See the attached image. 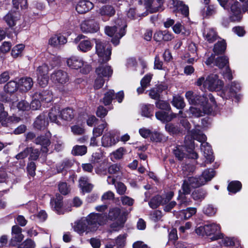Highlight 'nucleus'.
Masks as SVG:
<instances>
[{"label":"nucleus","instance_id":"09e8293b","mask_svg":"<svg viewBox=\"0 0 248 248\" xmlns=\"http://www.w3.org/2000/svg\"><path fill=\"white\" fill-rule=\"evenodd\" d=\"M202 35L207 42L212 43L217 38V35L216 32H202Z\"/></svg>","mask_w":248,"mask_h":248},{"label":"nucleus","instance_id":"1a4fd4ad","mask_svg":"<svg viewBox=\"0 0 248 248\" xmlns=\"http://www.w3.org/2000/svg\"><path fill=\"white\" fill-rule=\"evenodd\" d=\"M69 35L71 36V40L74 43H79L78 49L80 51L86 52L91 49L92 43L86 36L81 34H77L76 32H71Z\"/></svg>","mask_w":248,"mask_h":248},{"label":"nucleus","instance_id":"bf43d9fd","mask_svg":"<svg viewBox=\"0 0 248 248\" xmlns=\"http://www.w3.org/2000/svg\"><path fill=\"white\" fill-rule=\"evenodd\" d=\"M155 104L156 107L159 109L165 110H170V104L166 101L159 100L156 102Z\"/></svg>","mask_w":248,"mask_h":248},{"label":"nucleus","instance_id":"5701e85b","mask_svg":"<svg viewBox=\"0 0 248 248\" xmlns=\"http://www.w3.org/2000/svg\"><path fill=\"white\" fill-rule=\"evenodd\" d=\"M46 114L45 113L39 115L33 123L34 127L38 130L45 129L48 124V121L46 119Z\"/></svg>","mask_w":248,"mask_h":248},{"label":"nucleus","instance_id":"6e6d98bb","mask_svg":"<svg viewBox=\"0 0 248 248\" xmlns=\"http://www.w3.org/2000/svg\"><path fill=\"white\" fill-rule=\"evenodd\" d=\"M49 70V68L46 64H43L39 66L37 70V76H48V72Z\"/></svg>","mask_w":248,"mask_h":248},{"label":"nucleus","instance_id":"a878e982","mask_svg":"<svg viewBox=\"0 0 248 248\" xmlns=\"http://www.w3.org/2000/svg\"><path fill=\"white\" fill-rule=\"evenodd\" d=\"M20 14L17 12H10L4 17V20L9 27H13L19 19Z\"/></svg>","mask_w":248,"mask_h":248},{"label":"nucleus","instance_id":"cd10ccee","mask_svg":"<svg viewBox=\"0 0 248 248\" xmlns=\"http://www.w3.org/2000/svg\"><path fill=\"white\" fill-rule=\"evenodd\" d=\"M67 40L65 36L61 33L52 36L49 40V44L53 46H58L59 45H64Z\"/></svg>","mask_w":248,"mask_h":248},{"label":"nucleus","instance_id":"603ef678","mask_svg":"<svg viewBox=\"0 0 248 248\" xmlns=\"http://www.w3.org/2000/svg\"><path fill=\"white\" fill-rule=\"evenodd\" d=\"M166 130L171 134H176L180 132V129L177 124L168 123L165 125Z\"/></svg>","mask_w":248,"mask_h":248},{"label":"nucleus","instance_id":"dca6fc26","mask_svg":"<svg viewBox=\"0 0 248 248\" xmlns=\"http://www.w3.org/2000/svg\"><path fill=\"white\" fill-rule=\"evenodd\" d=\"M22 229L17 225L13 226L12 229V237L10 240L9 245L15 246L20 243L24 238V236L21 233Z\"/></svg>","mask_w":248,"mask_h":248},{"label":"nucleus","instance_id":"9b49d317","mask_svg":"<svg viewBox=\"0 0 248 248\" xmlns=\"http://www.w3.org/2000/svg\"><path fill=\"white\" fill-rule=\"evenodd\" d=\"M120 140L117 132L109 131L106 133L101 139L102 145L104 147H110L115 145Z\"/></svg>","mask_w":248,"mask_h":248},{"label":"nucleus","instance_id":"8fccbe9b","mask_svg":"<svg viewBox=\"0 0 248 248\" xmlns=\"http://www.w3.org/2000/svg\"><path fill=\"white\" fill-rule=\"evenodd\" d=\"M108 125V124L106 122H104L102 124L99 125L97 127L94 128L93 131V135L99 137L102 134L104 129L107 128Z\"/></svg>","mask_w":248,"mask_h":248},{"label":"nucleus","instance_id":"0eeeda50","mask_svg":"<svg viewBox=\"0 0 248 248\" xmlns=\"http://www.w3.org/2000/svg\"><path fill=\"white\" fill-rule=\"evenodd\" d=\"M96 53L98 56L100 62H106L110 59L111 47L99 40H96Z\"/></svg>","mask_w":248,"mask_h":248},{"label":"nucleus","instance_id":"f3484780","mask_svg":"<svg viewBox=\"0 0 248 248\" xmlns=\"http://www.w3.org/2000/svg\"><path fill=\"white\" fill-rule=\"evenodd\" d=\"M185 96L189 103L192 105H198L200 104V102L204 103L205 101L208 100L205 94L202 95H194L193 92L192 91L186 92Z\"/></svg>","mask_w":248,"mask_h":248},{"label":"nucleus","instance_id":"393cba45","mask_svg":"<svg viewBox=\"0 0 248 248\" xmlns=\"http://www.w3.org/2000/svg\"><path fill=\"white\" fill-rule=\"evenodd\" d=\"M93 7V3L87 0H81L76 6V10L79 14H84Z\"/></svg>","mask_w":248,"mask_h":248},{"label":"nucleus","instance_id":"4468645a","mask_svg":"<svg viewBox=\"0 0 248 248\" xmlns=\"http://www.w3.org/2000/svg\"><path fill=\"white\" fill-rule=\"evenodd\" d=\"M62 196L57 194L56 197L51 199L50 205L52 209L58 214H63L66 212L71 211L70 209H66L63 207Z\"/></svg>","mask_w":248,"mask_h":248},{"label":"nucleus","instance_id":"f8f14e48","mask_svg":"<svg viewBox=\"0 0 248 248\" xmlns=\"http://www.w3.org/2000/svg\"><path fill=\"white\" fill-rule=\"evenodd\" d=\"M8 113L5 110L3 105L0 103V123L3 126H9L12 124L17 123L20 121V118L16 116L8 117Z\"/></svg>","mask_w":248,"mask_h":248},{"label":"nucleus","instance_id":"a211bd4d","mask_svg":"<svg viewBox=\"0 0 248 248\" xmlns=\"http://www.w3.org/2000/svg\"><path fill=\"white\" fill-rule=\"evenodd\" d=\"M184 58L186 59L187 62L193 63L198 60L197 53V47L194 43H190L188 46V52L184 56Z\"/></svg>","mask_w":248,"mask_h":248},{"label":"nucleus","instance_id":"e433bc0d","mask_svg":"<svg viewBox=\"0 0 248 248\" xmlns=\"http://www.w3.org/2000/svg\"><path fill=\"white\" fill-rule=\"evenodd\" d=\"M171 104L174 107L179 109H183L186 106L183 97L180 95L173 96Z\"/></svg>","mask_w":248,"mask_h":248},{"label":"nucleus","instance_id":"473e14b6","mask_svg":"<svg viewBox=\"0 0 248 248\" xmlns=\"http://www.w3.org/2000/svg\"><path fill=\"white\" fill-rule=\"evenodd\" d=\"M79 185L82 190L85 192H90L93 188V186L89 182L88 178L82 177L79 180Z\"/></svg>","mask_w":248,"mask_h":248},{"label":"nucleus","instance_id":"9d476101","mask_svg":"<svg viewBox=\"0 0 248 248\" xmlns=\"http://www.w3.org/2000/svg\"><path fill=\"white\" fill-rule=\"evenodd\" d=\"M194 105L195 106L191 107L189 109L192 117H199L204 114H210L213 110V107L207 102V100L203 103L200 102V104Z\"/></svg>","mask_w":248,"mask_h":248},{"label":"nucleus","instance_id":"4be33fe9","mask_svg":"<svg viewBox=\"0 0 248 248\" xmlns=\"http://www.w3.org/2000/svg\"><path fill=\"white\" fill-rule=\"evenodd\" d=\"M33 84V80L30 77L22 78L19 79L18 83L19 90L24 92L30 90L32 87Z\"/></svg>","mask_w":248,"mask_h":248},{"label":"nucleus","instance_id":"423d86ee","mask_svg":"<svg viewBox=\"0 0 248 248\" xmlns=\"http://www.w3.org/2000/svg\"><path fill=\"white\" fill-rule=\"evenodd\" d=\"M216 172L212 169L205 170L199 177H191L189 180L190 184L194 187H199L205 185L215 176Z\"/></svg>","mask_w":248,"mask_h":248},{"label":"nucleus","instance_id":"052dcab7","mask_svg":"<svg viewBox=\"0 0 248 248\" xmlns=\"http://www.w3.org/2000/svg\"><path fill=\"white\" fill-rule=\"evenodd\" d=\"M59 190L63 195H66L70 192V188L65 182H61L58 185Z\"/></svg>","mask_w":248,"mask_h":248},{"label":"nucleus","instance_id":"13d9d810","mask_svg":"<svg viewBox=\"0 0 248 248\" xmlns=\"http://www.w3.org/2000/svg\"><path fill=\"white\" fill-rule=\"evenodd\" d=\"M241 89V86L238 82H232L231 83L229 88V93L230 94H234L239 92Z\"/></svg>","mask_w":248,"mask_h":248},{"label":"nucleus","instance_id":"774afa93","mask_svg":"<svg viewBox=\"0 0 248 248\" xmlns=\"http://www.w3.org/2000/svg\"><path fill=\"white\" fill-rule=\"evenodd\" d=\"M35 247V242L31 239H26L21 246V248H34Z\"/></svg>","mask_w":248,"mask_h":248},{"label":"nucleus","instance_id":"412c9836","mask_svg":"<svg viewBox=\"0 0 248 248\" xmlns=\"http://www.w3.org/2000/svg\"><path fill=\"white\" fill-rule=\"evenodd\" d=\"M113 71L111 67L108 65L101 64L95 70L97 76L108 79L112 74Z\"/></svg>","mask_w":248,"mask_h":248},{"label":"nucleus","instance_id":"a18cd8bd","mask_svg":"<svg viewBox=\"0 0 248 248\" xmlns=\"http://www.w3.org/2000/svg\"><path fill=\"white\" fill-rule=\"evenodd\" d=\"M216 65L219 68H225L227 66H229L228 64L229 63V59L226 56H221L218 57L215 61Z\"/></svg>","mask_w":248,"mask_h":248},{"label":"nucleus","instance_id":"ea45409f","mask_svg":"<svg viewBox=\"0 0 248 248\" xmlns=\"http://www.w3.org/2000/svg\"><path fill=\"white\" fill-rule=\"evenodd\" d=\"M87 147L85 145H75L72 150V154L74 155H83L87 153Z\"/></svg>","mask_w":248,"mask_h":248},{"label":"nucleus","instance_id":"aec40b11","mask_svg":"<svg viewBox=\"0 0 248 248\" xmlns=\"http://www.w3.org/2000/svg\"><path fill=\"white\" fill-rule=\"evenodd\" d=\"M80 28L82 31H98L100 29L98 23L93 19L82 22Z\"/></svg>","mask_w":248,"mask_h":248},{"label":"nucleus","instance_id":"72a5a7b5","mask_svg":"<svg viewBox=\"0 0 248 248\" xmlns=\"http://www.w3.org/2000/svg\"><path fill=\"white\" fill-rule=\"evenodd\" d=\"M98 13L101 16L110 17L114 15L115 10L113 6L107 5L103 6L100 8Z\"/></svg>","mask_w":248,"mask_h":248},{"label":"nucleus","instance_id":"79ce46f5","mask_svg":"<svg viewBox=\"0 0 248 248\" xmlns=\"http://www.w3.org/2000/svg\"><path fill=\"white\" fill-rule=\"evenodd\" d=\"M226 48V43L224 40L218 41L214 46V52L217 54H221L223 53Z\"/></svg>","mask_w":248,"mask_h":248},{"label":"nucleus","instance_id":"7ed1b4c3","mask_svg":"<svg viewBox=\"0 0 248 248\" xmlns=\"http://www.w3.org/2000/svg\"><path fill=\"white\" fill-rule=\"evenodd\" d=\"M195 231L198 235L210 236L212 240L221 238L223 236L222 233L220 232V225L216 223H208L200 226Z\"/></svg>","mask_w":248,"mask_h":248},{"label":"nucleus","instance_id":"5fc2aeb1","mask_svg":"<svg viewBox=\"0 0 248 248\" xmlns=\"http://www.w3.org/2000/svg\"><path fill=\"white\" fill-rule=\"evenodd\" d=\"M217 211V209L213 205L209 204L205 206L203 209L204 214L208 216H213L215 215Z\"/></svg>","mask_w":248,"mask_h":248},{"label":"nucleus","instance_id":"4c0bfd02","mask_svg":"<svg viewBox=\"0 0 248 248\" xmlns=\"http://www.w3.org/2000/svg\"><path fill=\"white\" fill-rule=\"evenodd\" d=\"M60 113L61 119L65 121H70L74 117L73 111L70 108L63 109L60 111Z\"/></svg>","mask_w":248,"mask_h":248},{"label":"nucleus","instance_id":"f03ea898","mask_svg":"<svg viewBox=\"0 0 248 248\" xmlns=\"http://www.w3.org/2000/svg\"><path fill=\"white\" fill-rule=\"evenodd\" d=\"M196 85L201 88L203 91L208 90L209 91H220L223 86V82L218 78L216 74H211L206 78L204 77L199 78Z\"/></svg>","mask_w":248,"mask_h":248},{"label":"nucleus","instance_id":"f257e3e1","mask_svg":"<svg viewBox=\"0 0 248 248\" xmlns=\"http://www.w3.org/2000/svg\"><path fill=\"white\" fill-rule=\"evenodd\" d=\"M194 140L202 143L201 150L206 158V162L209 163L213 162L214 157L213 155L212 149L209 144L205 142L206 137L197 128L191 131V137L186 136L185 138V146L188 153V157L192 159H197L198 157L197 153L194 150L195 148Z\"/></svg>","mask_w":248,"mask_h":248},{"label":"nucleus","instance_id":"e2e57ef3","mask_svg":"<svg viewBox=\"0 0 248 248\" xmlns=\"http://www.w3.org/2000/svg\"><path fill=\"white\" fill-rule=\"evenodd\" d=\"M152 75L149 74L145 75L140 81V85L146 88L150 85Z\"/></svg>","mask_w":248,"mask_h":248},{"label":"nucleus","instance_id":"0e129e2a","mask_svg":"<svg viewBox=\"0 0 248 248\" xmlns=\"http://www.w3.org/2000/svg\"><path fill=\"white\" fill-rule=\"evenodd\" d=\"M48 82V76H37V82L38 84L42 87H46Z\"/></svg>","mask_w":248,"mask_h":248},{"label":"nucleus","instance_id":"39448f33","mask_svg":"<svg viewBox=\"0 0 248 248\" xmlns=\"http://www.w3.org/2000/svg\"><path fill=\"white\" fill-rule=\"evenodd\" d=\"M86 219L92 232L96 231L100 226L104 225L107 221V215L104 213H92Z\"/></svg>","mask_w":248,"mask_h":248},{"label":"nucleus","instance_id":"7c9ffc66","mask_svg":"<svg viewBox=\"0 0 248 248\" xmlns=\"http://www.w3.org/2000/svg\"><path fill=\"white\" fill-rule=\"evenodd\" d=\"M106 34L109 37L112 43L115 46L119 44L120 39L125 35V32H105Z\"/></svg>","mask_w":248,"mask_h":248},{"label":"nucleus","instance_id":"a19ab883","mask_svg":"<svg viewBox=\"0 0 248 248\" xmlns=\"http://www.w3.org/2000/svg\"><path fill=\"white\" fill-rule=\"evenodd\" d=\"M242 187L241 183L238 181L231 182L228 186V190L230 192L236 193L240 190Z\"/></svg>","mask_w":248,"mask_h":248},{"label":"nucleus","instance_id":"ddd939ff","mask_svg":"<svg viewBox=\"0 0 248 248\" xmlns=\"http://www.w3.org/2000/svg\"><path fill=\"white\" fill-rule=\"evenodd\" d=\"M50 79L55 83L64 85L69 81L68 73L62 70H55L51 75Z\"/></svg>","mask_w":248,"mask_h":248},{"label":"nucleus","instance_id":"37998d69","mask_svg":"<svg viewBox=\"0 0 248 248\" xmlns=\"http://www.w3.org/2000/svg\"><path fill=\"white\" fill-rule=\"evenodd\" d=\"M4 91L8 93H12L16 92L18 88V83L15 81H10L8 82L4 87Z\"/></svg>","mask_w":248,"mask_h":248},{"label":"nucleus","instance_id":"6e6552de","mask_svg":"<svg viewBox=\"0 0 248 248\" xmlns=\"http://www.w3.org/2000/svg\"><path fill=\"white\" fill-rule=\"evenodd\" d=\"M67 64L72 69H80V72L84 74L88 73L91 70V66L83 61L79 57L72 56L67 60Z\"/></svg>","mask_w":248,"mask_h":248},{"label":"nucleus","instance_id":"de8ad7c7","mask_svg":"<svg viewBox=\"0 0 248 248\" xmlns=\"http://www.w3.org/2000/svg\"><path fill=\"white\" fill-rule=\"evenodd\" d=\"M115 98V93L113 90H109L105 93L103 98V103L107 106L109 105L113 99Z\"/></svg>","mask_w":248,"mask_h":248},{"label":"nucleus","instance_id":"3c124183","mask_svg":"<svg viewBox=\"0 0 248 248\" xmlns=\"http://www.w3.org/2000/svg\"><path fill=\"white\" fill-rule=\"evenodd\" d=\"M177 199L179 201L178 206L180 208L185 207L190 204V201L186 197V195L182 194L179 195Z\"/></svg>","mask_w":248,"mask_h":248},{"label":"nucleus","instance_id":"c756f323","mask_svg":"<svg viewBox=\"0 0 248 248\" xmlns=\"http://www.w3.org/2000/svg\"><path fill=\"white\" fill-rule=\"evenodd\" d=\"M127 27V24L125 20L118 19L116 21V25L113 27L107 26L105 31H123Z\"/></svg>","mask_w":248,"mask_h":248},{"label":"nucleus","instance_id":"2eb2a0df","mask_svg":"<svg viewBox=\"0 0 248 248\" xmlns=\"http://www.w3.org/2000/svg\"><path fill=\"white\" fill-rule=\"evenodd\" d=\"M51 137V133L48 131L44 135H41L35 139L34 142L41 146V150L42 152L46 153L48 152L49 147L50 145Z\"/></svg>","mask_w":248,"mask_h":248},{"label":"nucleus","instance_id":"c03bdc74","mask_svg":"<svg viewBox=\"0 0 248 248\" xmlns=\"http://www.w3.org/2000/svg\"><path fill=\"white\" fill-rule=\"evenodd\" d=\"M24 47V45L22 44L16 45L12 49V56L15 58L21 56Z\"/></svg>","mask_w":248,"mask_h":248},{"label":"nucleus","instance_id":"49530a36","mask_svg":"<svg viewBox=\"0 0 248 248\" xmlns=\"http://www.w3.org/2000/svg\"><path fill=\"white\" fill-rule=\"evenodd\" d=\"M177 9L180 11L181 13L185 16H187L189 15V9L187 6L184 4L183 1H178L176 4Z\"/></svg>","mask_w":248,"mask_h":248},{"label":"nucleus","instance_id":"2f4dec72","mask_svg":"<svg viewBox=\"0 0 248 248\" xmlns=\"http://www.w3.org/2000/svg\"><path fill=\"white\" fill-rule=\"evenodd\" d=\"M156 119L163 122L170 121L173 118L176 117V115L173 113L169 114V113L159 111L155 113Z\"/></svg>","mask_w":248,"mask_h":248},{"label":"nucleus","instance_id":"864d4df0","mask_svg":"<svg viewBox=\"0 0 248 248\" xmlns=\"http://www.w3.org/2000/svg\"><path fill=\"white\" fill-rule=\"evenodd\" d=\"M191 177H189L187 180H185L184 181L183 185L182 186L183 194L184 195L188 194L191 191V188H196L197 187H194L191 186L189 180Z\"/></svg>","mask_w":248,"mask_h":248},{"label":"nucleus","instance_id":"6ab92c4d","mask_svg":"<svg viewBox=\"0 0 248 248\" xmlns=\"http://www.w3.org/2000/svg\"><path fill=\"white\" fill-rule=\"evenodd\" d=\"M74 230L80 234H82L85 232L88 233L92 232L87 222H86V218L81 219L76 222L74 226Z\"/></svg>","mask_w":248,"mask_h":248},{"label":"nucleus","instance_id":"c9c22d12","mask_svg":"<svg viewBox=\"0 0 248 248\" xmlns=\"http://www.w3.org/2000/svg\"><path fill=\"white\" fill-rule=\"evenodd\" d=\"M154 105L151 104H143L141 106V115L147 118L153 116Z\"/></svg>","mask_w":248,"mask_h":248},{"label":"nucleus","instance_id":"680f3d73","mask_svg":"<svg viewBox=\"0 0 248 248\" xmlns=\"http://www.w3.org/2000/svg\"><path fill=\"white\" fill-rule=\"evenodd\" d=\"M71 131L74 135H80L84 134L85 130L82 126L75 125L71 127Z\"/></svg>","mask_w":248,"mask_h":248},{"label":"nucleus","instance_id":"c85d7f7f","mask_svg":"<svg viewBox=\"0 0 248 248\" xmlns=\"http://www.w3.org/2000/svg\"><path fill=\"white\" fill-rule=\"evenodd\" d=\"M196 213V208L189 207L186 210H182L176 215V217L181 219H187L189 218Z\"/></svg>","mask_w":248,"mask_h":248},{"label":"nucleus","instance_id":"69168bd1","mask_svg":"<svg viewBox=\"0 0 248 248\" xmlns=\"http://www.w3.org/2000/svg\"><path fill=\"white\" fill-rule=\"evenodd\" d=\"M222 242L225 246H231L234 245L236 248H242L238 243L235 244L234 240L232 238L226 237L224 238Z\"/></svg>","mask_w":248,"mask_h":248},{"label":"nucleus","instance_id":"4d7b16f0","mask_svg":"<svg viewBox=\"0 0 248 248\" xmlns=\"http://www.w3.org/2000/svg\"><path fill=\"white\" fill-rule=\"evenodd\" d=\"M205 196L206 192L201 189L195 190L192 194L193 198L195 200H202Z\"/></svg>","mask_w":248,"mask_h":248},{"label":"nucleus","instance_id":"bb28decb","mask_svg":"<svg viewBox=\"0 0 248 248\" xmlns=\"http://www.w3.org/2000/svg\"><path fill=\"white\" fill-rule=\"evenodd\" d=\"M34 98H39L42 102H50L52 100V93L48 90H43L35 93L33 95Z\"/></svg>","mask_w":248,"mask_h":248},{"label":"nucleus","instance_id":"58836bf2","mask_svg":"<svg viewBox=\"0 0 248 248\" xmlns=\"http://www.w3.org/2000/svg\"><path fill=\"white\" fill-rule=\"evenodd\" d=\"M148 204L149 206L152 209L156 208L161 204L163 205L162 196L156 195L153 197Z\"/></svg>","mask_w":248,"mask_h":248},{"label":"nucleus","instance_id":"338daca9","mask_svg":"<svg viewBox=\"0 0 248 248\" xmlns=\"http://www.w3.org/2000/svg\"><path fill=\"white\" fill-rule=\"evenodd\" d=\"M124 149L123 147L118 149L112 154L111 160H112V158L116 160L121 159L124 155Z\"/></svg>","mask_w":248,"mask_h":248},{"label":"nucleus","instance_id":"20e7f679","mask_svg":"<svg viewBox=\"0 0 248 248\" xmlns=\"http://www.w3.org/2000/svg\"><path fill=\"white\" fill-rule=\"evenodd\" d=\"M127 213L121 212L119 208H113L110 209L108 218L111 220H116L115 222L111 224L110 227L114 231H118L124 227L126 220Z\"/></svg>","mask_w":248,"mask_h":248},{"label":"nucleus","instance_id":"f704fd0d","mask_svg":"<svg viewBox=\"0 0 248 248\" xmlns=\"http://www.w3.org/2000/svg\"><path fill=\"white\" fill-rule=\"evenodd\" d=\"M172 38L170 32H155L154 35V39L157 42L162 40L168 41L170 40Z\"/></svg>","mask_w":248,"mask_h":248},{"label":"nucleus","instance_id":"b1692460","mask_svg":"<svg viewBox=\"0 0 248 248\" xmlns=\"http://www.w3.org/2000/svg\"><path fill=\"white\" fill-rule=\"evenodd\" d=\"M48 117L49 120L52 123H54L58 125H62V123L60 121L61 119L60 110L59 108L54 107L46 114Z\"/></svg>","mask_w":248,"mask_h":248}]
</instances>
